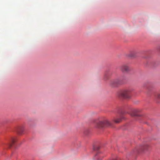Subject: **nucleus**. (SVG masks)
Listing matches in <instances>:
<instances>
[{
  "label": "nucleus",
  "instance_id": "f257e3e1",
  "mask_svg": "<svg viewBox=\"0 0 160 160\" xmlns=\"http://www.w3.org/2000/svg\"><path fill=\"white\" fill-rule=\"evenodd\" d=\"M132 89L130 88H127L122 89L118 92V96L120 98L125 99H129L131 97Z\"/></svg>",
  "mask_w": 160,
  "mask_h": 160
},
{
  "label": "nucleus",
  "instance_id": "f03ea898",
  "mask_svg": "<svg viewBox=\"0 0 160 160\" xmlns=\"http://www.w3.org/2000/svg\"><path fill=\"white\" fill-rule=\"evenodd\" d=\"M95 124L96 128H101L105 126H110L111 124L107 120L104 121H97L95 122Z\"/></svg>",
  "mask_w": 160,
  "mask_h": 160
},
{
  "label": "nucleus",
  "instance_id": "7ed1b4c3",
  "mask_svg": "<svg viewBox=\"0 0 160 160\" xmlns=\"http://www.w3.org/2000/svg\"><path fill=\"white\" fill-rule=\"evenodd\" d=\"M121 83V81L120 80L118 79H117L111 80L110 82V85L112 87H115L120 84Z\"/></svg>",
  "mask_w": 160,
  "mask_h": 160
},
{
  "label": "nucleus",
  "instance_id": "20e7f679",
  "mask_svg": "<svg viewBox=\"0 0 160 160\" xmlns=\"http://www.w3.org/2000/svg\"><path fill=\"white\" fill-rule=\"evenodd\" d=\"M120 70L123 72H128L129 71L130 69L128 66L126 64H123L119 67Z\"/></svg>",
  "mask_w": 160,
  "mask_h": 160
},
{
  "label": "nucleus",
  "instance_id": "39448f33",
  "mask_svg": "<svg viewBox=\"0 0 160 160\" xmlns=\"http://www.w3.org/2000/svg\"><path fill=\"white\" fill-rule=\"evenodd\" d=\"M16 141V138H12L9 140L7 144V145L10 148L12 147V144H14Z\"/></svg>",
  "mask_w": 160,
  "mask_h": 160
},
{
  "label": "nucleus",
  "instance_id": "423d86ee",
  "mask_svg": "<svg viewBox=\"0 0 160 160\" xmlns=\"http://www.w3.org/2000/svg\"><path fill=\"white\" fill-rule=\"evenodd\" d=\"M24 131V127L23 126H21L18 127L17 129V132L19 134H22Z\"/></svg>",
  "mask_w": 160,
  "mask_h": 160
},
{
  "label": "nucleus",
  "instance_id": "0eeeda50",
  "mask_svg": "<svg viewBox=\"0 0 160 160\" xmlns=\"http://www.w3.org/2000/svg\"><path fill=\"white\" fill-rule=\"evenodd\" d=\"M139 112V111L138 110H134L131 113L130 115L132 116H138V113Z\"/></svg>",
  "mask_w": 160,
  "mask_h": 160
},
{
  "label": "nucleus",
  "instance_id": "6e6552de",
  "mask_svg": "<svg viewBox=\"0 0 160 160\" xmlns=\"http://www.w3.org/2000/svg\"><path fill=\"white\" fill-rule=\"evenodd\" d=\"M123 118V117L122 115L119 118H115L113 120L115 123H118L120 122L121 121L122 119Z\"/></svg>",
  "mask_w": 160,
  "mask_h": 160
},
{
  "label": "nucleus",
  "instance_id": "1a4fd4ad",
  "mask_svg": "<svg viewBox=\"0 0 160 160\" xmlns=\"http://www.w3.org/2000/svg\"><path fill=\"white\" fill-rule=\"evenodd\" d=\"M97 158L98 160H102V158L103 157V155L102 154H97L96 155Z\"/></svg>",
  "mask_w": 160,
  "mask_h": 160
},
{
  "label": "nucleus",
  "instance_id": "9d476101",
  "mask_svg": "<svg viewBox=\"0 0 160 160\" xmlns=\"http://www.w3.org/2000/svg\"><path fill=\"white\" fill-rule=\"evenodd\" d=\"M155 98L158 100H160V92H157L154 94Z\"/></svg>",
  "mask_w": 160,
  "mask_h": 160
},
{
  "label": "nucleus",
  "instance_id": "9b49d317",
  "mask_svg": "<svg viewBox=\"0 0 160 160\" xmlns=\"http://www.w3.org/2000/svg\"><path fill=\"white\" fill-rule=\"evenodd\" d=\"M97 149H99V148L98 147H97Z\"/></svg>",
  "mask_w": 160,
  "mask_h": 160
},
{
  "label": "nucleus",
  "instance_id": "f8f14e48",
  "mask_svg": "<svg viewBox=\"0 0 160 160\" xmlns=\"http://www.w3.org/2000/svg\"><path fill=\"white\" fill-rule=\"evenodd\" d=\"M94 149L95 150H96V149H95V148H94Z\"/></svg>",
  "mask_w": 160,
  "mask_h": 160
}]
</instances>
